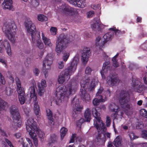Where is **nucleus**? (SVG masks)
I'll list each match as a JSON object with an SVG mask.
<instances>
[{"label":"nucleus","mask_w":147,"mask_h":147,"mask_svg":"<svg viewBox=\"0 0 147 147\" xmlns=\"http://www.w3.org/2000/svg\"><path fill=\"white\" fill-rule=\"evenodd\" d=\"M70 41L67 40L64 35L61 34L59 36L56 41L55 47V51L58 55L60 54L65 49L66 45Z\"/></svg>","instance_id":"6e6552de"},{"label":"nucleus","mask_w":147,"mask_h":147,"mask_svg":"<svg viewBox=\"0 0 147 147\" xmlns=\"http://www.w3.org/2000/svg\"><path fill=\"white\" fill-rule=\"evenodd\" d=\"M111 67L110 62L109 61H106L103 65L102 70L100 71V73L102 79L105 78V74L109 72Z\"/></svg>","instance_id":"dca6fc26"},{"label":"nucleus","mask_w":147,"mask_h":147,"mask_svg":"<svg viewBox=\"0 0 147 147\" xmlns=\"http://www.w3.org/2000/svg\"><path fill=\"white\" fill-rule=\"evenodd\" d=\"M113 144L116 147L121 146L123 144L121 137L120 136H117L115 139Z\"/></svg>","instance_id":"c85d7f7f"},{"label":"nucleus","mask_w":147,"mask_h":147,"mask_svg":"<svg viewBox=\"0 0 147 147\" xmlns=\"http://www.w3.org/2000/svg\"><path fill=\"white\" fill-rule=\"evenodd\" d=\"M146 77L145 76L143 78V81L145 84L146 85L145 86L143 85L141 82L138 80L134 81V84H133V89L135 91L140 93L142 92L145 90L147 91V81Z\"/></svg>","instance_id":"ddd939ff"},{"label":"nucleus","mask_w":147,"mask_h":147,"mask_svg":"<svg viewBox=\"0 0 147 147\" xmlns=\"http://www.w3.org/2000/svg\"><path fill=\"white\" fill-rule=\"evenodd\" d=\"M100 7V5L99 4H98L96 5H91V7L94 9H99Z\"/></svg>","instance_id":"680f3d73"},{"label":"nucleus","mask_w":147,"mask_h":147,"mask_svg":"<svg viewBox=\"0 0 147 147\" xmlns=\"http://www.w3.org/2000/svg\"><path fill=\"white\" fill-rule=\"evenodd\" d=\"M64 63L63 61H59L58 63V67L59 69H62L64 67Z\"/></svg>","instance_id":"4d7b16f0"},{"label":"nucleus","mask_w":147,"mask_h":147,"mask_svg":"<svg viewBox=\"0 0 147 147\" xmlns=\"http://www.w3.org/2000/svg\"><path fill=\"white\" fill-rule=\"evenodd\" d=\"M70 55V54L68 52H64L63 53L62 59L63 60L66 62L68 59Z\"/></svg>","instance_id":"79ce46f5"},{"label":"nucleus","mask_w":147,"mask_h":147,"mask_svg":"<svg viewBox=\"0 0 147 147\" xmlns=\"http://www.w3.org/2000/svg\"><path fill=\"white\" fill-rule=\"evenodd\" d=\"M28 89V95L30 97L31 100H32L34 103V110L35 114L38 118L40 116V107L35 92L36 85L35 81H32Z\"/></svg>","instance_id":"39448f33"},{"label":"nucleus","mask_w":147,"mask_h":147,"mask_svg":"<svg viewBox=\"0 0 147 147\" xmlns=\"http://www.w3.org/2000/svg\"><path fill=\"white\" fill-rule=\"evenodd\" d=\"M38 88H45L47 86L46 81L45 80H42L41 83H38Z\"/></svg>","instance_id":"4c0bfd02"},{"label":"nucleus","mask_w":147,"mask_h":147,"mask_svg":"<svg viewBox=\"0 0 147 147\" xmlns=\"http://www.w3.org/2000/svg\"><path fill=\"white\" fill-rule=\"evenodd\" d=\"M90 53V51L89 48H84L82 56V59L84 63H86L88 61Z\"/></svg>","instance_id":"6ab92c4d"},{"label":"nucleus","mask_w":147,"mask_h":147,"mask_svg":"<svg viewBox=\"0 0 147 147\" xmlns=\"http://www.w3.org/2000/svg\"><path fill=\"white\" fill-rule=\"evenodd\" d=\"M92 70L91 68L89 67H86L85 71V74L87 75L90 74Z\"/></svg>","instance_id":"603ef678"},{"label":"nucleus","mask_w":147,"mask_h":147,"mask_svg":"<svg viewBox=\"0 0 147 147\" xmlns=\"http://www.w3.org/2000/svg\"><path fill=\"white\" fill-rule=\"evenodd\" d=\"M34 132L36 131L38 136L41 138H43L45 136V133L39 129L38 127V129L34 130Z\"/></svg>","instance_id":"58836bf2"},{"label":"nucleus","mask_w":147,"mask_h":147,"mask_svg":"<svg viewBox=\"0 0 147 147\" xmlns=\"http://www.w3.org/2000/svg\"><path fill=\"white\" fill-rule=\"evenodd\" d=\"M15 80L16 83L17 87L22 86L21 81L18 77H16V78Z\"/></svg>","instance_id":"864d4df0"},{"label":"nucleus","mask_w":147,"mask_h":147,"mask_svg":"<svg viewBox=\"0 0 147 147\" xmlns=\"http://www.w3.org/2000/svg\"><path fill=\"white\" fill-rule=\"evenodd\" d=\"M84 121L83 119L81 118L77 122V126H80Z\"/></svg>","instance_id":"338daca9"},{"label":"nucleus","mask_w":147,"mask_h":147,"mask_svg":"<svg viewBox=\"0 0 147 147\" xmlns=\"http://www.w3.org/2000/svg\"><path fill=\"white\" fill-rule=\"evenodd\" d=\"M72 103L74 106V105H75V108H76L75 112L76 114L77 113L76 112H80L83 109V107L80 105L79 104V102L78 99H76L75 98H74L72 101Z\"/></svg>","instance_id":"393cba45"},{"label":"nucleus","mask_w":147,"mask_h":147,"mask_svg":"<svg viewBox=\"0 0 147 147\" xmlns=\"http://www.w3.org/2000/svg\"><path fill=\"white\" fill-rule=\"evenodd\" d=\"M119 54V53H117L112 59L113 65L115 68L118 67L119 65V63L117 62V57L118 56Z\"/></svg>","instance_id":"72a5a7b5"},{"label":"nucleus","mask_w":147,"mask_h":147,"mask_svg":"<svg viewBox=\"0 0 147 147\" xmlns=\"http://www.w3.org/2000/svg\"><path fill=\"white\" fill-rule=\"evenodd\" d=\"M81 92V96L82 98L86 102L89 101L90 100V97L89 94L86 92L85 89H83L82 90L80 89Z\"/></svg>","instance_id":"bb28decb"},{"label":"nucleus","mask_w":147,"mask_h":147,"mask_svg":"<svg viewBox=\"0 0 147 147\" xmlns=\"http://www.w3.org/2000/svg\"><path fill=\"white\" fill-rule=\"evenodd\" d=\"M12 1H4L2 4V6L4 8L13 11Z\"/></svg>","instance_id":"a878e982"},{"label":"nucleus","mask_w":147,"mask_h":147,"mask_svg":"<svg viewBox=\"0 0 147 147\" xmlns=\"http://www.w3.org/2000/svg\"><path fill=\"white\" fill-rule=\"evenodd\" d=\"M30 137L32 138L33 140L34 143L36 147H38V140L37 138L36 134L35 133H30L29 134Z\"/></svg>","instance_id":"473e14b6"},{"label":"nucleus","mask_w":147,"mask_h":147,"mask_svg":"<svg viewBox=\"0 0 147 147\" xmlns=\"http://www.w3.org/2000/svg\"><path fill=\"white\" fill-rule=\"evenodd\" d=\"M79 56L76 55L71 62L70 65L65 69V73L67 76H70L73 74L76 69L77 65L79 62Z\"/></svg>","instance_id":"9b49d317"},{"label":"nucleus","mask_w":147,"mask_h":147,"mask_svg":"<svg viewBox=\"0 0 147 147\" xmlns=\"http://www.w3.org/2000/svg\"><path fill=\"white\" fill-rule=\"evenodd\" d=\"M5 49L8 55L11 56L12 55L11 48L8 41L7 40H0V53H3Z\"/></svg>","instance_id":"4468645a"},{"label":"nucleus","mask_w":147,"mask_h":147,"mask_svg":"<svg viewBox=\"0 0 147 147\" xmlns=\"http://www.w3.org/2000/svg\"><path fill=\"white\" fill-rule=\"evenodd\" d=\"M18 142L20 143V144L23 147H28V145L26 144V143L24 142L22 138H21L20 140H18Z\"/></svg>","instance_id":"13d9d810"},{"label":"nucleus","mask_w":147,"mask_h":147,"mask_svg":"<svg viewBox=\"0 0 147 147\" xmlns=\"http://www.w3.org/2000/svg\"><path fill=\"white\" fill-rule=\"evenodd\" d=\"M61 11L64 13L71 16H76L78 15V12L76 9L71 7L68 5L64 4L60 8Z\"/></svg>","instance_id":"f8f14e48"},{"label":"nucleus","mask_w":147,"mask_h":147,"mask_svg":"<svg viewBox=\"0 0 147 147\" xmlns=\"http://www.w3.org/2000/svg\"><path fill=\"white\" fill-rule=\"evenodd\" d=\"M105 109V107L104 105H100L99 107L93 108L92 109V113L93 116L94 117V125L96 127L98 131L100 130L103 131L105 129V124L103 123L101 120L100 115L99 111L98 110Z\"/></svg>","instance_id":"423d86ee"},{"label":"nucleus","mask_w":147,"mask_h":147,"mask_svg":"<svg viewBox=\"0 0 147 147\" xmlns=\"http://www.w3.org/2000/svg\"><path fill=\"white\" fill-rule=\"evenodd\" d=\"M46 112L48 118H51V117H52V112L50 109H46Z\"/></svg>","instance_id":"6e6d98bb"},{"label":"nucleus","mask_w":147,"mask_h":147,"mask_svg":"<svg viewBox=\"0 0 147 147\" xmlns=\"http://www.w3.org/2000/svg\"><path fill=\"white\" fill-rule=\"evenodd\" d=\"M78 84L75 82H69L65 86L61 85L56 89V103L59 105L64 101L66 102L69 96L76 91Z\"/></svg>","instance_id":"f257e3e1"},{"label":"nucleus","mask_w":147,"mask_h":147,"mask_svg":"<svg viewBox=\"0 0 147 147\" xmlns=\"http://www.w3.org/2000/svg\"><path fill=\"white\" fill-rule=\"evenodd\" d=\"M17 90L18 93V95H24V91L22 86L17 87Z\"/></svg>","instance_id":"37998d69"},{"label":"nucleus","mask_w":147,"mask_h":147,"mask_svg":"<svg viewBox=\"0 0 147 147\" xmlns=\"http://www.w3.org/2000/svg\"><path fill=\"white\" fill-rule=\"evenodd\" d=\"M26 129L29 134L34 132V130L38 129V126L36 125V123L33 119L30 118L28 119L26 123Z\"/></svg>","instance_id":"2eb2a0df"},{"label":"nucleus","mask_w":147,"mask_h":147,"mask_svg":"<svg viewBox=\"0 0 147 147\" xmlns=\"http://www.w3.org/2000/svg\"><path fill=\"white\" fill-rule=\"evenodd\" d=\"M41 36L42 41L45 45L49 47H52L53 44L51 43L50 40L45 36V34L43 32H42Z\"/></svg>","instance_id":"cd10ccee"},{"label":"nucleus","mask_w":147,"mask_h":147,"mask_svg":"<svg viewBox=\"0 0 147 147\" xmlns=\"http://www.w3.org/2000/svg\"><path fill=\"white\" fill-rule=\"evenodd\" d=\"M38 1H31V6L34 7H36L39 5Z\"/></svg>","instance_id":"09e8293b"},{"label":"nucleus","mask_w":147,"mask_h":147,"mask_svg":"<svg viewBox=\"0 0 147 147\" xmlns=\"http://www.w3.org/2000/svg\"><path fill=\"white\" fill-rule=\"evenodd\" d=\"M5 83V80L4 77L2 75L0 72V85L1 86H3Z\"/></svg>","instance_id":"c03bdc74"},{"label":"nucleus","mask_w":147,"mask_h":147,"mask_svg":"<svg viewBox=\"0 0 147 147\" xmlns=\"http://www.w3.org/2000/svg\"><path fill=\"white\" fill-rule=\"evenodd\" d=\"M105 130L106 129L105 127V129L103 131H102L101 130H100V131H98L97 130L98 132L100 133L98 134L95 140L96 144L97 145L100 146L103 145L104 144L105 139V138H102V134L101 133L105 131Z\"/></svg>","instance_id":"a211bd4d"},{"label":"nucleus","mask_w":147,"mask_h":147,"mask_svg":"<svg viewBox=\"0 0 147 147\" xmlns=\"http://www.w3.org/2000/svg\"><path fill=\"white\" fill-rule=\"evenodd\" d=\"M50 32L52 35H55L56 34L57 32V29L54 27H52L50 29Z\"/></svg>","instance_id":"3c124183"},{"label":"nucleus","mask_w":147,"mask_h":147,"mask_svg":"<svg viewBox=\"0 0 147 147\" xmlns=\"http://www.w3.org/2000/svg\"><path fill=\"white\" fill-rule=\"evenodd\" d=\"M111 92L109 90L103 91V88L100 87L96 94V98L93 100L92 103L94 106L99 105L100 102H104L108 97L110 96Z\"/></svg>","instance_id":"0eeeda50"},{"label":"nucleus","mask_w":147,"mask_h":147,"mask_svg":"<svg viewBox=\"0 0 147 147\" xmlns=\"http://www.w3.org/2000/svg\"><path fill=\"white\" fill-rule=\"evenodd\" d=\"M24 95H18L19 101L21 105L24 104L25 102V99Z\"/></svg>","instance_id":"de8ad7c7"},{"label":"nucleus","mask_w":147,"mask_h":147,"mask_svg":"<svg viewBox=\"0 0 147 147\" xmlns=\"http://www.w3.org/2000/svg\"><path fill=\"white\" fill-rule=\"evenodd\" d=\"M37 19L39 21H46L48 20L47 18L42 14H39L37 16Z\"/></svg>","instance_id":"a19ab883"},{"label":"nucleus","mask_w":147,"mask_h":147,"mask_svg":"<svg viewBox=\"0 0 147 147\" xmlns=\"http://www.w3.org/2000/svg\"><path fill=\"white\" fill-rule=\"evenodd\" d=\"M53 56L52 53H49L43 61L42 68L46 78L48 76V72L50 69V67L53 60Z\"/></svg>","instance_id":"1a4fd4ad"},{"label":"nucleus","mask_w":147,"mask_h":147,"mask_svg":"<svg viewBox=\"0 0 147 147\" xmlns=\"http://www.w3.org/2000/svg\"><path fill=\"white\" fill-rule=\"evenodd\" d=\"M142 47L145 50H147V41H146L142 45Z\"/></svg>","instance_id":"774afa93"},{"label":"nucleus","mask_w":147,"mask_h":147,"mask_svg":"<svg viewBox=\"0 0 147 147\" xmlns=\"http://www.w3.org/2000/svg\"><path fill=\"white\" fill-rule=\"evenodd\" d=\"M38 94L40 96H43L45 92H46L45 88H38Z\"/></svg>","instance_id":"49530a36"},{"label":"nucleus","mask_w":147,"mask_h":147,"mask_svg":"<svg viewBox=\"0 0 147 147\" xmlns=\"http://www.w3.org/2000/svg\"><path fill=\"white\" fill-rule=\"evenodd\" d=\"M141 136L142 138L147 139V131L146 130H142V132Z\"/></svg>","instance_id":"8fccbe9b"},{"label":"nucleus","mask_w":147,"mask_h":147,"mask_svg":"<svg viewBox=\"0 0 147 147\" xmlns=\"http://www.w3.org/2000/svg\"><path fill=\"white\" fill-rule=\"evenodd\" d=\"M91 27L92 29L94 30L96 28H99L100 27V23L97 19L95 18L91 22Z\"/></svg>","instance_id":"7c9ffc66"},{"label":"nucleus","mask_w":147,"mask_h":147,"mask_svg":"<svg viewBox=\"0 0 147 147\" xmlns=\"http://www.w3.org/2000/svg\"><path fill=\"white\" fill-rule=\"evenodd\" d=\"M67 131V129L66 128L63 127L60 130L61 138V140L63 139Z\"/></svg>","instance_id":"e433bc0d"},{"label":"nucleus","mask_w":147,"mask_h":147,"mask_svg":"<svg viewBox=\"0 0 147 147\" xmlns=\"http://www.w3.org/2000/svg\"><path fill=\"white\" fill-rule=\"evenodd\" d=\"M0 62L4 65L5 67H7V61L4 58H0Z\"/></svg>","instance_id":"5fc2aeb1"},{"label":"nucleus","mask_w":147,"mask_h":147,"mask_svg":"<svg viewBox=\"0 0 147 147\" xmlns=\"http://www.w3.org/2000/svg\"><path fill=\"white\" fill-rule=\"evenodd\" d=\"M128 136L131 140H133L138 138V137L136 136L135 134L132 132H130L128 134Z\"/></svg>","instance_id":"a18cd8bd"},{"label":"nucleus","mask_w":147,"mask_h":147,"mask_svg":"<svg viewBox=\"0 0 147 147\" xmlns=\"http://www.w3.org/2000/svg\"><path fill=\"white\" fill-rule=\"evenodd\" d=\"M70 78V77L65 75V73H61L58 77V81L59 84H62L63 83L65 79H69Z\"/></svg>","instance_id":"c756f323"},{"label":"nucleus","mask_w":147,"mask_h":147,"mask_svg":"<svg viewBox=\"0 0 147 147\" xmlns=\"http://www.w3.org/2000/svg\"><path fill=\"white\" fill-rule=\"evenodd\" d=\"M5 140L10 147H15L13 145L12 143L9 140L5 138Z\"/></svg>","instance_id":"0e129e2a"},{"label":"nucleus","mask_w":147,"mask_h":147,"mask_svg":"<svg viewBox=\"0 0 147 147\" xmlns=\"http://www.w3.org/2000/svg\"><path fill=\"white\" fill-rule=\"evenodd\" d=\"M25 26L28 33L31 34L32 42L33 43L36 42L37 46L40 49H42L43 48L44 45L40 39V33L38 32L36 34V27L35 24L30 20L24 22Z\"/></svg>","instance_id":"7ed1b4c3"},{"label":"nucleus","mask_w":147,"mask_h":147,"mask_svg":"<svg viewBox=\"0 0 147 147\" xmlns=\"http://www.w3.org/2000/svg\"><path fill=\"white\" fill-rule=\"evenodd\" d=\"M109 30L112 31H111L106 33L103 36L102 40L105 44L108 41L111 40V38L114 34V32L116 33L119 31L115 28H110Z\"/></svg>","instance_id":"f3484780"},{"label":"nucleus","mask_w":147,"mask_h":147,"mask_svg":"<svg viewBox=\"0 0 147 147\" xmlns=\"http://www.w3.org/2000/svg\"><path fill=\"white\" fill-rule=\"evenodd\" d=\"M102 138H105V139L106 136L107 138H109L110 137L111 134L110 133L107 132L105 133L104 134H102Z\"/></svg>","instance_id":"69168bd1"},{"label":"nucleus","mask_w":147,"mask_h":147,"mask_svg":"<svg viewBox=\"0 0 147 147\" xmlns=\"http://www.w3.org/2000/svg\"><path fill=\"white\" fill-rule=\"evenodd\" d=\"M98 81L96 77H92L91 79V82L88 87V89L90 91L93 90L96 85L98 84Z\"/></svg>","instance_id":"b1692460"},{"label":"nucleus","mask_w":147,"mask_h":147,"mask_svg":"<svg viewBox=\"0 0 147 147\" xmlns=\"http://www.w3.org/2000/svg\"><path fill=\"white\" fill-rule=\"evenodd\" d=\"M69 1L70 4L79 7L84 8L86 5L85 1Z\"/></svg>","instance_id":"412c9836"},{"label":"nucleus","mask_w":147,"mask_h":147,"mask_svg":"<svg viewBox=\"0 0 147 147\" xmlns=\"http://www.w3.org/2000/svg\"><path fill=\"white\" fill-rule=\"evenodd\" d=\"M10 112L15 125L18 127H20L22 122L17 107L15 105L12 106L10 109Z\"/></svg>","instance_id":"9d476101"},{"label":"nucleus","mask_w":147,"mask_h":147,"mask_svg":"<svg viewBox=\"0 0 147 147\" xmlns=\"http://www.w3.org/2000/svg\"><path fill=\"white\" fill-rule=\"evenodd\" d=\"M94 15V11H91L88 12L87 13V17L88 18H90L93 17Z\"/></svg>","instance_id":"bf43d9fd"},{"label":"nucleus","mask_w":147,"mask_h":147,"mask_svg":"<svg viewBox=\"0 0 147 147\" xmlns=\"http://www.w3.org/2000/svg\"><path fill=\"white\" fill-rule=\"evenodd\" d=\"M90 80V78L88 76H85L83 77L80 81L81 89H82V90L85 89V87L88 85Z\"/></svg>","instance_id":"4be33fe9"},{"label":"nucleus","mask_w":147,"mask_h":147,"mask_svg":"<svg viewBox=\"0 0 147 147\" xmlns=\"http://www.w3.org/2000/svg\"><path fill=\"white\" fill-rule=\"evenodd\" d=\"M16 26L13 22L5 23L2 28L3 32L12 43H15L16 40Z\"/></svg>","instance_id":"20e7f679"},{"label":"nucleus","mask_w":147,"mask_h":147,"mask_svg":"<svg viewBox=\"0 0 147 147\" xmlns=\"http://www.w3.org/2000/svg\"><path fill=\"white\" fill-rule=\"evenodd\" d=\"M57 139V136L55 134L51 135L49 140V144L50 145L51 143L55 142L56 141Z\"/></svg>","instance_id":"ea45409f"},{"label":"nucleus","mask_w":147,"mask_h":147,"mask_svg":"<svg viewBox=\"0 0 147 147\" xmlns=\"http://www.w3.org/2000/svg\"><path fill=\"white\" fill-rule=\"evenodd\" d=\"M118 82V79L115 76L110 75L107 77V83L110 86H113Z\"/></svg>","instance_id":"aec40b11"},{"label":"nucleus","mask_w":147,"mask_h":147,"mask_svg":"<svg viewBox=\"0 0 147 147\" xmlns=\"http://www.w3.org/2000/svg\"><path fill=\"white\" fill-rule=\"evenodd\" d=\"M76 137V134H73L71 136L70 140L69 142V143H73Z\"/></svg>","instance_id":"052dcab7"},{"label":"nucleus","mask_w":147,"mask_h":147,"mask_svg":"<svg viewBox=\"0 0 147 147\" xmlns=\"http://www.w3.org/2000/svg\"><path fill=\"white\" fill-rule=\"evenodd\" d=\"M8 107V104L0 98V109L5 110Z\"/></svg>","instance_id":"f704fd0d"},{"label":"nucleus","mask_w":147,"mask_h":147,"mask_svg":"<svg viewBox=\"0 0 147 147\" xmlns=\"http://www.w3.org/2000/svg\"><path fill=\"white\" fill-rule=\"evenodd\" d=\"M105 43L103 40H101V37L98 36L96 38L95 45L99 49H101L104 47Z\"/></svg>","instance_id":"5701e85b"},{"label":"nucleus","mask_w":147,"mask_h":147,"mask_svg":"<svg viewBox=\"0 0 147 147\" xmlns=\"http://www.w3.org/2000/svg\"><path fill=\"white\" fill-rule=\"evenodd\" d=\"M85 120L87 122H89L91 119V113L89 109L87 108L84 114Z\"/></svg>","instance_id":"2f4dec72"},{"label":"nucleus","mask_w":147,"mask_h":147,"mask_svg":"<svg viewBox=\"0 0 147 147\" xmlns=\"http://www.w3.org/2000/svg\"><path fill=\"white\" fill-rule=\"evenodd\" d=\"M106 125L107 126L109 127L110 126L111 124L110 118L108 116L107 117V119L106 121Z\"/></svg>","instance_id":"e2e57ef3"},{"label":"nucleus","mask_w":147,"mask_h":147,"mask_svg":"<svg viewBox=\"0 0 147 147\" xmlns=\"http://www.w3.org/2000/svg\"><path fill=\"white\" fill-rule=\"evenodd\" d=\"M5 93L8 96H10L12 94L13 90L9 87H6L4 91Z\"/></svg>","instance_id":"c9c22d12"},{"label":"nucleus","mask_w":147,"mask_h":147,"mask_svg":"<svg viewBox=\"0 0 147 147\" xmlns=\"http://www.w3.org/2000/svg\"><path fill=\"white\" fill-rule=\"evenodd\" d=\"M118 97L119 103L123 110H120L118 106L114 103H111L109 107L111 111L117 112V115H120V118L121 119L124 113L123 111L127 115H128L130 111V106L128 103L129 96L127 91L121 90L119 94Z\"/></svg>","instance_id":"f03ea898"}]
</instances>
